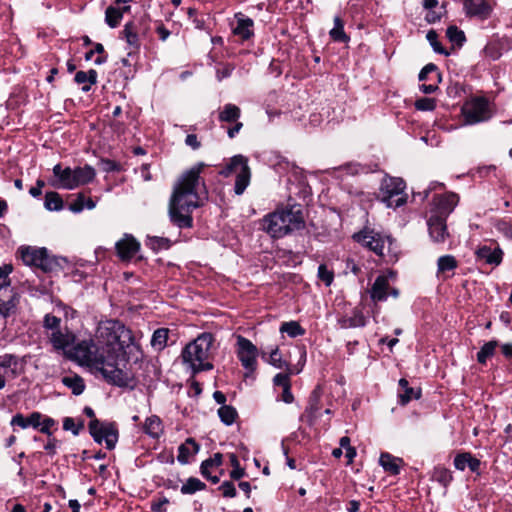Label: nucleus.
Segmentation results:
<instances>
[{"instance_id": "1", "label": "nucleus", "mask_w": 512, "mask_h": 512, "mask_svg": "<svg viewBox=\"0 0 512 512\" xmlns=\"http://www.w3.org/2000/svg\"><path fill=\"white\" fill-rule=\"evenodd\" d=\"M207 165L199 162L185 171L174 187L169 202V217L179 228H191V213L204 205L208 199L205 180L200 176Z\"/></svg>"}, {"instance_id": "2", "label": "nucleus", "mask_w": 512, "mask_h": 512, "mask_svg": "<svg viewBox=\"0 0 512 512\" xmlns=\"http://www.w3.org/2000/svg\"><path fill=\"white\" fill-rule=\"evenodd\" d=\"M262 230L272 238H282L304 227V218L300 208L277 209L261 220Z\"/></svg>"}, {"instance_id": "3", "label": "nucleus", "mask_w": 512, "mask_h": 512, "mask_svg": "<svg viewBox=\"0 0 512 512\" xmlns=\"http://www.w3.org/2000/svg\"><path fill=\"white\" fill-rule=\"evenodd\" d=\"M96 338L105 355H119L133 343L131 330L118 320H107L99 324Z\"/></svg>"}, {"instance_id": "4", "label": "nucleus", "mask_w": 512, "mask_h": 512, "mask_svg": "<svg viewBox=\"0 0 512 512\" xmlns=\"http://www.w3.org/2000/svg\"><path fill=\"white\" fill-rule=\"evenodd\" d=\"M214 341L215 339L211 333L204 332L183 349L181 354L183 363L187 364L193 373L213 369L210 359Z\"/></svg>"}, {"instance_id": "5", "label": "nucleus", "mask_w": 512, "mask_h": 512, "mask_svg": "<svg viewBox=\"0 0 512 512\" xmlns=\"http://www.w3.org/2000/svg\"><path fill=\"white\" fill-rule=\"evenodd\" d=\"M55 181L52 182L54 187L66 190H73L79 186L92 182L96 176L95 169L86 164L83 167H63L60 163L56 164L53 169Z\"/></svg>"}, {"instance_id": "6", "label": "nucleus", "mask_w": 512, "mask_h": 512, "mask_svg": "<svg viewBox=\"0 0 512 512\" xmlns=\"http://www.w3.org/2000/svg\"><path fill=\"white\" fill-rule=\"evenodd\" d=\"M81 365L98 367L106 361L104 347L98 346L92 339H86L74 345L66 355Z\"/></svg>"}, {"instance_id": "7", "label": "nucleus", "mask_w": 512, "mask_h": 512, "mask_svg": "<svg viewBox=\"0 0 512 512\" xmlns=\"http://www.w3.org/2000/svg\"><path fill=\"white\" fill-rule=\"evenodd\" d=\"M223 177H229L236 174L234 192L236 195H242L250 184L251 170L248 165L247 157L238 154L229 159L226 165L219 171Z\"/></svg>"}, {"instance_id": "8", "label": "nucleus", "mask_w": 512, "mask_h": 512, "mask_svg": "<svg viewBox=\"0 0 512 512\" xmlns=\"http://www.w3.org/2000/svg\"><path fill=\"white\" fill-rule=\"evenodd\" d=\"M84 414L91 419L89 422V432L94 441L102 445L104 442L106 448H114L118 441V429L115 424L101 422L95 417L94 410L86 406L83 410Z\"/></svg>"}, {"instance_id": "9", "label": "nucleus", "mask_w": 512, "mask_h": 512, "mask_svg": "<svg viewBox=\"0 0 512 512\" xmlns=\"http://www.w3.org/2000/svg\"><path fill=\"white\" fill-rule=\"evenodd\" d=\"M405 182L401 178H384L381 182L379 198L389 208H397L407 201Z\"/></svg>"}, {"instance_id": "10", "label": "nucleus", "mask_w": 512, "mask_h": 512, "mask_svg": "<svg viewBox=\"0 0 512 512\" xmlns=\"http://www.w3.org/2000/svg\"><path fill=\"white\" fill-rule=\"evenodd\" d=\"M464 125H475L488 121L493 113L489 101L485 97H472L461 109Z\"/></svg>"}, {"instance_id": "11", "label": "nucleus", "mask_w": 512, "mask_h": 512, "mask_svg": "<svg viewBox=\"0 0 512 512\" xmlns=\"http://www.w3.org/2000/svg\"><path fill=\"white\" fill-rule=\"evenodd\" d=\"M21 259L28 266H35L44 272H49L54 267V261L48 255L46 248H21Z\"/></svg>"}, {"instance_id": "12", "label": "nucleus", "mask_w": 512, "mask_h": 512, "mask_svg": "<svg viewBox=\"0 0 512 512\" xmlns=\"http://www.w3.org/2000/svg\"><path fill=\"white\" fill-rule=\"evenodd\" d=\"M117 357L118 355H106V361L103 364H99L95 369L101 373L107 382L119 387H125L129 383V376L115 366L114 363Z\"/></svg>"}, {"instance_id": "13", "label": "nucleus", "mask_w": 512, "mask_h": 512, "mask_svg": "<svg viewBox=\"0 0 512 512\" xmlns=\"http://www.w3.org/2000/svg\"><path fill=\"white\" fill-rule=\"evenodd\" d=\"M237 346V354L242 366L248 372H254L257 366L256 357L258 351L256 346L249 339L243 336L237 337Z\"/></svg>"}, {"instance_id": "14", "label": "nucleus", "mask_w": 512, "mask_h": 512, "mask_svg": "<svg viewBox=\"0 0 512 512\" xmlns=\"http://www.w3.org/2000/svg\"><path fill=\"white\" fill-rule=\"evenodd\" d=\"M463 10L467 17L484 21L491 17L494 6L491 0H464Z\"/></svg>"}, {"instance_id": "15", "label": "nucleus", "mask_w": 512, "mask_h": 512, "mask_svg": "<svg viewBox=\"0 0 512 512\" xmlns=\"http://www.w3.org/2000/svg\"><path fill=\"white\" fill-rule=\"evenodd\" d=\"M353 239L373 251L376 255L382 256L384 253V239L374 230L364 229L355 233Z\"/></svg>"}, {"instance_id": "16", "label": "nucleus", "mask_w": 512, "mask_h": 512, "mask_svg": "<svg viewBox=\"0 0 512 512\" xmlns=\"http://www.w3.org/2000/svg\"><path fill=\"white\" fill-rule=\"evenodd\" d=\"M458 201V195L452 192L435 196L433 198L434 208L431 210V215H440L447 218L458 204Z\"/></svg>"}, {"instance_id": "17", "label": "nucleus", "mask_w": 512, "mask_h": 512, "mask_svg": "<svg viewBox=\"0 0 512 512\" xmlns=\"http://www.w3.org/2000/svg\"><path fill=\"white\" fill-rule=\"evenodd\" d=\"M321 395V387L316 386L309 396L308 405L304 413L301 415L302 421H305L308 424L313 425L317 418L321 415Z\"/></svg>"}, {"instance_id": "18", "label": "nucleus", "mask_w": 512, "mask_h": 512, "mask_svg": "<svg viewBox=\"0 0 512 512\" xmlns=\"http://www.w3.org/2000/svg\"><path fill=\"white\" fill-rule=\"evenodd\" d=\"M388 294L392 295L394 298H397L399 291L395 288H390L387 275H379L371 287V299L373 301H385L388 298Z\"/></svg>"}, {"instance_id": "19", "label": "nucleus", "mask_w": 512, "mask_h": 512, "mask_svg": "<svg viewBox=\"0 0 512 512\" xmlns=\"http://www.w3.org/2000/svg\"><path fill=\"white\" fill-rule=\"evenodd\" d=\"M446 220L447 218L440 215H430L427 225L430 238L434 243H443L449 237Z\"/></svg>"}, {"instance_id": "20", "label": "nucleus", "mask_w": 512, "mask_h": 512, "mask_svg": "<svg viewBox=\"0 0 512 512\" xmlns=\"http://www.w3.org/2000/svg\"><path fill=\"white\" fill-rule=\"evenodd\" d=\"M115 248L118 257L122 261L131 260L140 249V243L129 234H125L122 239L116 242Z\"/></svg>"}, {"instance_id": "21", "label": "nucleus", "mask_w": 512, "mask_h": 512, "mask_svg": "<svg viewBox=\"0 0 512 512\" xmlns=\"http://www.w3.org/2000/svg\"><path fill=\"white\" fill-rule=\"evenodd\" d=\"M47 338L54 350L62 351L65 355L69 351L67 349L74 342V336L69 332H62L61 329L47 332Z\"/></svg>"}, {"instance_id": "22", "label": "nucleus", "mask_w": 512, "mask_h": 512, "mask_svg": "<svg viewBox=\"0 0 512 512\" xmlns=\"http://www.w3.org/2000/svg\"><path fill=\"white\" fill-rule=\"evenodd\" d=\"M236 24L232 27L233 34L242 40H248L254 35V22L242 13L235 14Z\"/></svg>"}, {"instance_id": "23", "label": "nucleus", "mask_w": 512, "mask_h": 512, "mask_svg": "<svg viewBox=\"0 0 512 512\" xmlns=\"http://www.w3.org/2000/svg\"><path fill=\"white\" fill-rule=\"evenodd\" d=\"M475 253L478 260L487 264L499 265L502 261L503 252L498 246L483 245Z\"/></svg>"}, {"instance_id": "24", "label": "nucleus", "mask_w": 512, "mask_h": 512, "mask_svg": "<svg viewBox=\"0 0 512 512\" xmlns=\"http://www.w3.org/2000/svg\"><path fill=\"white\" fill-rule=\"evenodd\" d=\"M17 359L11 354L0 356V389L5 387L6 378L15 376Z\"/></svg>"}, {"instance_id": "25", "label": "nucleus", "mask_w": 512, "mask_h": 512, "mask_svg": "<svg viewBox=\"0 0 512 512\" xmlns=\"http://www.w3.org/2000/svg\"><path fill=\"white\" fill-rule=\"evenodd\" d=\"M41 413L33 412L27 416L23 414H16L11 419V425L13 427H19L21 429L34 428L38 429L40 427Z\"/></svg>"}, {"instance_id": "26", "label": "nucleus", "mask_w": 512, "mask_h": 512, "mask_svg": "<svg viewBox=\"0 0 512 512\" xmlns=\"http://www.w3.org/2000/svg\"><path fill=\"white\" fill-rule=\"evenodd\" d=\"M481 462L469 452L457 454L454 459V466L458 470L469 468L471 472L479 473Z\"/></svg>"}, {"instance_id": "27", "label": "nucleus", "mask_w": 512, "mask_h": 512, "mask_svg": "<svg viewBox=\"0 0 512 512\" xmlns=\"http://www.w3.org/2000/svg\"><path fill=\"white\" fill-rule=\"evenodd\" d=\"M379 464L382 466L385 472L390 475H398L400 469L403 466V460L399 457H395L387 452L381 453L379 458Z\"/></svg>"}, {"instance_id": "28", "label": "nucleus", "mask_w": 512, "mask_h": 512, "mask_svg": "<svg viewBox=\"0 0 512 512\" xmlns=\"http://www.w3.org/2000/svg\"><path fill=\"white\" fill-rule=\"evenodd\" d=\"M400 391L398 393V403L400 405H406L411 399H418L421 395L420 390H415L412 387H409V383L406 379L401 378L399 380Z\"/></svg>"}, {"instance_id": "29", "label": "nucleus", "mask_w": 512, "mask_h": 512, "mask_svg": "<svg viewBox=\"0 0 512 512\" xmlns=\"http://www.w3.org/2000/svg\"><path fill=\"white\" fill-rule=\"evenodd\" d=\"M143 432L152 438H158L163 433V424L157 415L146 418L143 424Z\"/></svg>"}, {"instance_id": "30", "label": "nucleus", "mask_w": 512, "mask_h": 512, "mask_svg": "<svg viewBox=\"0 0 512 512\" xmlns=\"http://www.w3.org/2000/svg\"><path fill=\"white\" fill-rule=\"evenodd\" d=\"M240 116V108L235 104L228 103L219 112L218 119L220 122L234 123L239 120Z\"/></svg>"}, {"instance_id": "31", "label": "nucleus", "mask_w": 512, "mask_h": 512, "mask_svg": "<svg viewBox=\"0 0 512 512\" xmlns=\"http://www.w3.org/2000/svg\"><path fill=\"white\" fill-rule=\"evenodd\" d=\"M130 10V6H124L121 9L110 6L106 9L105 12V22L111 28H115L119 25L122 20L123 13Z\"/></svg>"}, {"instance_id": "32", "label": "nucleus", "mask_w": 512, "mask_h": 512, "mask_svg": "<svg viewBox=\"0 0 512 512\" xmlns=\"http://www.w3.org/2000/svg\"><path fill=\"white\" fill-rule=\"evenodd\" d=\"M18 302L19 296L17 293L10 292L8 299H3L0 297V316L7 318L12 313H14Z\"/></svg>"}, {"instance_id": "33", "label": "nucleus", "mask_w": 512, "mask_h": 512, "mask_svg": "<svg viewBox=\"0 0 512 512\" xmlns=\"http://www.w3.org/2000/svg\"><path fill=\"white\" fill-rule=\"evenodd\" d=\"M74 80L77 84H85L88 82V85H84L82 87L83 92H88L91 88V85L97 82V72L94 69H90L88 72L78 71L75 74Z\"/></svg>"}, {"instance_id": "34", "label": "nucleus", "mask_w": 512, "mask_h": 512, "mask_svg": "<svg viewBox=\"0 0 512 512\" xmlns=\"http://www.w3.org/2000/svg\"><path fill=\"white\" fill-rule=\"evenodd\" d=\"M13 271V266L11 264H4L0 266V292L3 291L5 294V299H8L11 293H15L12 289H10V280L9 274Z\"/></svg>"}, {"instance_id": "35", "label": "nucleus", "mask_w": 512, "mask_h": 512, "mask_svg": "<svg viewBox=\"0 0 512 512\" xmlns=\"http://www.w3.org/2000/svg\"><path fill=\"white\" fill-rule=\"evenodd\" d=\"M62 383L72 390L74 395H80L85 389L84 380L79 375L65 376L62 378Z\"/></svg>"}, {"instance_id": "36", "label": "nucleus", "mask_w": 512, "mask_h": 512, "mask_svg": "<svg viewBox=\"0 0 512 512\" xmlns=\"http://www.w3.org/2000/svg\"><path fill=\"white\" fill-rule=\"evenodd\" d=\"M122 34L129 46L135 49L139 48L140 43L138 32L133 22H128L125 24Z\"/></svg>"}, {"instance_id": "37", "label": "nucleus", "mask_w": 512, "mask_h": 512, "mask_svg": "<svg viewBox=\"0 0 512 512\" xmlns=\"http://www.w3.org/2000/svg\"><path fill=\"white\" fill-rule=\"evenodd\" d=\"M223 455L221 453L214 454L213 457L206 459L200 466V473L202 476H209V471L218 469L222 464Z\"/></svg>"}, {"instance_id": "38", "label": "nucleus", "mask_w": 512, "mask_h": 512, "mask_svg": "<svg viewBox=\"0 0 512 512\" xmlns=\"http://www.w3.org/2000/svg\"><path fill=\"white\" fill-rule=\"evenodd\" d=\"M206 488V484L202 482L200 479L195 477H190L186 480V482L181 486V493L184 495H191L196 493L197 491H202Z\"/></svg>"}, {"instance_id": "39", "label": "nucleus", "mask_w": 512, "mask_h": 512, "mask_svg": "<svg viewBox=\"0 0 512 512\" xmlns=\"http://www.w3.org/2000/svg\"><path fill=\"white\" fill-rule=\"evenodd\" d=\"M96 204L91 198H86L83 193H79L73 203L70 204L69 208L74 213L81 212L84 208L89 210L95 208Z\"/></svg>"}, {"instance_id": "40", "label": "nucleus", "mask_w": 512, "mask_h": 512, "mask_svg": "<svg viewBox=\"0 0 512 512\" xmlns=\"http://www.w3.org/2000/svg\"><path fill=\"white\" fill-rule=\"evenodd\" d=\"M497 347L498 341L496 340H491L485 343L477 353V361L480 364H485L487 362V359L495 354V350Z\"/></svg>"}, {"instance_id": "41", "label": "nucleus", "mask_w": 512, "mask_h": 512, "mask_svg": "<svg viewBox=\"0 0 512 512\" xmlns=\"http://www.w3.org/2000/svg\"><path fill=\"white\" fill-rule=\"evenodd\" d=\"M169 330L166 328H159L154 331L151 338V345L156 350H162L166 347L168 340Z\"/></svg>"}, {"instance_id": "42", "label": "nucleus", "mask_w": 512, "mask_h": 512, "mask_svg": "<svg viewBox=\"0 0 512 512\" xmlns=\"http://www.w3.org/2000/svg\"><path fill=\"white\" fill-rule=\"evenodd\" d=\"M330 37L337 42H347L349 37L344 32V24L339 17L334 18V27L329 32Z\"/></svg>"}, {"instance_id": "43", "label": "nucleus", "mask_w": 512, "mask_h": 512, "mask_svg": "<svg viewBox=\"0 0 512 512\" xmlns=\"http://www.w3.org/2000/svg\"><path fill=\"white\" fill-rule=\"evenodd\" d=\"M365 324V317L359 310H355L352 316L346 317L342 320V327L344 328L363 327Z\"/></svg>"}, {"instance_id": "44", "label": "nucleus", "mask_w": 512, "mask_h": 512, "mask_svg": "<svg viewBox=\"0 0 512 512\" xmlns=\"http://www.w3.org/2000/svg\"><path fill=\"white\" fill-rule=\"evenodd\" d=\"M44 205L47 210L58 211L63 207V200L57 192H47Z\"/></svg>"}, {"instance_id": "45", "label": "nucleus", "mask_w": 512, "mask_h": 512, "mask_svg": "<svg viewBox=\"0 0 512 512\" xmlns=\"http://www.w3.org/2000/svg\"><path fill=\"white\" fill-rule=\"evenodd\" d=\"M457 268V260L452 255H444L438 258L437 272L445 273Z\"/></svg>"}, {"instance_id": "46", "label": "nucleus", "mask_w": 512, "mask_h": 512, "mask_svg": "<svg viewBox=\"0 0 512 512\" xmlns=\"http://www.w3.org/2000/svg\"><path fill=\"white\" fill-rule=\"evenodd\" d=\"M282 333H287L288 336L295 338L305 334V330L296 321H289L282 323L280 327Z\"/></svg>"}, {"instance_id": "47", "label": "nucleus", "mask_w": 512, "mask_h": 512, "mask_svg": "<svg viewBox=\"0 0 512 512\" xmlns=\"http://www.w3.org/2000/svg\"><path fill=\"white\" fill-rule=\"evenodd\" d=\"M446 36L452 43L461 47L466 41L465 34L457 26L451 25L446 30Z\"/></svg>"}, {"instance_id": "48", "label": "nucleus", "mask_w": 512, "mask_h": 512, "mask_svg": "<svg viewBox=\"0 0 512 512\" xmlns=\"http://www.w3.org/2000/svg\"><path fill=\"white\" fill-rule=\"evenodd\" d=\"M218 415L223 423L231 425L237 417V411L232 406L223 405L219 408Z\"/></svg>"}, {"instance_id": "49", "label": "nucleus", "mask_w": 512, "mask_h": 512, "mask_svg": "<svg viewBox=\"0 0 512 512\" xmlns=\"http://www.w3.org/2000/svg\"><path fill=\"white\" fill-rule=\"evenodd\" d=\"M426 39L432 46L434 52H436L438 54L445 55V56L449 55V52L447 50H445L442 47L441 43L438 41V34L436 33L435 30H429L427 32Z\"/></svg>"}, {"instance_id": "50", "label": "nucleus", "mask_w": 512, "mask_h": 512, "mask_svg": "<svg viewBox=\"0 0 512 512\" xmlns=\"http://www.w3.org/2000/svg\"><path fill=\"white\" fill-rule=\"evenodd\" d=\"M269 363L278 369L289 370L288 363L281 358L278 347L271 350L269 355Z\"/></svg>"}, {"instance_id": "51", "label": "nucleus", "mask_w": 512, "mask_h": 512, "mask_svg": "<svg viewBox=\"0 0 512 512\" xmlns=\"http://www.w3.org/2000/svg\"><path fill=\"white\" fill-rule=\"evenodd\" d=\"M61 319L52 314H46L43 320V327L48 332H54L60 329Z\"/></svg>"}, {"instance_id": "52", "label": "nucleus", "mask_w": 512, "mask_h": 512, "mask_svg": "<svg viewBox=\"0 0 512 512\" xmlns=\"http://www.w3.org/2000/svg\"><path fill=\"white\" fill-rule=\"evenodd\" d=\"M84 428V421L81 420L78 423L71 417H66L63 420V429L66 431H71L74 435H78L80 430Z\"/></svg>"}, {"instance_id": "53", "label": "nucleus", "mask_w": 512, "mask_h": 512, "mask_svg": "<svg viewBox=\"0 0 512 512\" xmlns=\"http://www.w3.org/2000/svg\"><path fill=\"white\" fill-rule=\"evenodd\" d=\"M318 277L322 280L326 286H330L334 279V274L327 268L326 265L321 264L318 267Z\"/></svg>"}, {"instance_id": "54", "label": "nucleus", "mask_w": 512, "mask_h": 512, "mask_svg": "<svg viewBox=\"0 0 512 512\" xmlns=\"http://www.w3.org/2000/svg\"><path fill=\"white\" fill-rule=\"evenodd\" d=\"M415 107L421 111H432L435 109V100L432 98H420L416 100Z\"/></svg>"}, {"instance_id": "55", "label": "nucleus", "mask_w": 512, "mask_h": 512, "mask_svg": "<svg viewBox=\"0 0 512 512\" xmlns=\"http://www.w3.org/2000/svg\"><path fill=\"white\" fill-rule=\"evenodd\" d=\"M288 373H278L273 378V383L276 386H280L282 388L291 387L289 374L294 373L290 369L287 370Z\"/></svg>"}, {"instance_id": "56", "label": "nucleus", "mask_w": 512, "mask_h": 512, "mask_svg": "<svg viewBox=\"0 0 512 512\" xmlns=\"http://www.w3.org/2000/svg\"><path fill=\"white\" fill-rule=\"evenodd\" d=\"M149 245L153 249H168L170 247V240L164 237H151L149 238Z\"/></svg>"}, {"instance_id": "57", "label": "nucleus", "mask_w": 512, "mask_h": 512, "mask_svg": "<svg viewBox=\"0 0 512 512\" xmlns=\"http://www.w3.org/2000/svg\"><path fill=\"white\" fill-rule=\"evenodd\" d=\"M39 422H40V427L38 428V430L42 433H47V434H50L51 428L56 425V422L54 419H52L48 416H44L42 414H41V420Z\"/></svg>"}, {"instance_id": "58", "label": "nucleus", "mask_w": 512, "mask_h": 512, "mask_svg": "<svg viewBox=\"0 0 512 512\" xmlns=\"http://www.w3.org/2000/svg\"><path fill=\"white\" fill-rule=\"evenodd\" d=\"M219 490L222 491L224 497L233 498L236 496V488L230 481H224L220 486Z\"/></svg>"}, {"instance_id": "59", "label": "nucleus", "mask_w": 512, "mask_h": 512, "mask_svg": "<svg viewBox=\"0 0 512 512\" xmlns=\"http://www.w3.org/2000/svg\"><path fill=\"white\" fill-rule=\"evenodd\" d=\"M179 455L177 457V460L182 465L190 463L192 460H194L196 452L198 450H179Z\"/></svg>"}, {"instance_id": "60", "label": "nucleus", "mask_w": 512, "mask_h": 512, "mask_svg": "<svg viewBox=\"0 0 512 512\" xmlns=\"http://www.w3.org/2000/svg\"><path fill=\"white\" fill-rule=\"evenodd\" d=\"M431 73H435V74L439 73L437 66L433 63H429V64L425 65L422 68V70L420 71L418 78L420 81H426V80H428V75Z\"/></svg>"}, {"instance_id": "61", "label": "nucleus", "mask_w": 512, "mask_h": 512, "mask_svg": "<svg viewBox=\"0 0 512 512\" xmlns=\"http://www.w3.org/2000/svg\"><path fill=\"white\" fill-rule=\"evenodd\" d=\"M435 77H436V80L434 81V83H431V84L424 83V84L420 85V90L424 94H432L438 89L437 83H439L441 81V74L437 73L435 75Z\"/></svg>"}, {"instance_id": "62", "label": "nucleus", "mask_w": 512, "mask_h": 512, "mask_svg": "<svg viewBox=\"0 0 512 512\" xmlns=\"http://www.w3.org/2000/svg\"><path fill=\"white\" fill-rule=\"evenodd\" d=\"M234 67L231 65H224L222 67H218L216 71V77L219 81L228 78L231 76Z\"/></svg>"}, {"instance_id": "63", "label": "nucleus", "mask_w": 512, "mask_h": 512, "mask_svg": "<svg viewBox=\"0 0 512 512\" xmlns=\"http://www.w3.org/2000/svg\"><path fill=\"white\" fill-rule=\"evenodd\" d=\"M169 503V500L166 497H161L157 501H153L151 504V509L153 512H165V506Z\"/></svg>"}, {"instance_id": "64", "label": "nucleus", "mask_w": 512, "mask_h": 512, "mask_svg": "<svg viewBox=\"0 0 512 512\" xmlns=\"http://www.w3.org/2000/svg\"><path fill=\"white\" fill-rule=\"evenodd\" d=\"M158 460L162 463H174V455L171 450H163L158 454Z\"/></svg>"}]
</instances>
